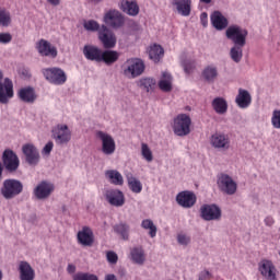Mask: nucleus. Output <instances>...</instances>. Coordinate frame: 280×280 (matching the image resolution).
I'll return each instance as SVG.
<instances>
[{
  "label": "nucleus",
  "mask_w": 280,
  "mask_h": 280,
  "mask_svg": "<svg viewBox=\"0 0 280 280\" xmlns=\"http://www.w3.org/2000/svg\"><path fill=\"white\" fill-rule=\"evenodd\" d=\"M210 145L214 150H229L231 148V138L226 133L215 132L210 137Z\"/></svg>",
  "instance_id": "obj_15"
},
{
  "label": "nucleus",
  "mask_w": 280,
  "mask_h": 280,
  "mask_svg": "<svg viewBox=\"0 0 280 280\" xmlns=\"http://www.w3.org/2000/svg\"><path fill=\"white\" fill-rule=\"evenodd\" d=\"M127 185L132 194H141L143 191V184L132 173L126 175Z\"/></svg>",
  "instance_id": "obj_31"
},
{
  "label": "nucleus",
  "mask_w": 280,
  "mask_h": 280,
  "mask_svg": "<svg viewBox=\"0 0 280 280\" xmlns=\"http://www.w3.org/2000/svg\"><path fill=\"white\" fill-rule=\"evenodd\" d=\"M114 231L124 240L128 242L130 240V225L127 223H118L114 225Z\"/></svg>",
  "instance_id": "obj_36"
},
{
  "label": "nucleus",
  "mask_w": 280,
  "mask_h": 280,
  "mask_svg": "<svg viewBox=\"0 0 280 280\" xmlns=\"http://www.w3.org/2000/svg\"><path fill=\"white\" fill-rule=\"evenodd\" d=\"M218 67L215 66H208L202 71V78L208 82L209 84H213L215 80H218Z\"/></svg>",
  "instance_id": "obj_33"
},
{
  "label": "nucleus",
  "mask_w": 280,
  "mask_h": 280,
  "mask_svg": "<svg viewBox=\"0 0 280 280\" xmlns=\"http://www.w3.org/2000/svg\"><path fill=\"white\" fill-rule=\"evenodd\" d=\"M155 84L156 81L152 78H144L139 81L140 89H143V91H147V93H150V91L154 89Z\"/></svg>",
  "instance_id": "obj_41"
},
{
  "label": "nucleus",
  "mask_w": 280,
  "mask_h": 280,
  "mask_svg": "<svg viewBox=\"0 0 280 280\" xmlns=\"http://www.w3.org/2000/svg\"><path fill=\"white\" fill-rule=\"evenodd\" d=\"M105 280H117V276L113 273L106 275Z\"/></svg>",
  "instance_id": "obj_56"
},
{
  "label": "nucleus",
  "mask_w": 280,
  "mask_h": 280,
  "mask_svg": "<svg viewBox=\"0 0 280 280\" xmlns=\"http://www.w3.org/2000/svg\"><path fill=\"white\" fill-rule=\"evenodd\" d=\"M98 39L104 49H113L117 45V36L106 25H102L98 31Z\"/></svg>",
  "instance_id": "obj_13"
},
{
  "label": "nucleus",
  "mask_w": 280,
  "mask_h": 280,
  "mask_svg": "<svg viewBox=\"0 0 280 280\" xmlns=\"http://www.w3.org/2000/svg\"><path fill=\"white\" fill-rule=\"evenodd\" d=\"M2 161L8 172H16L21 163L16 153L10 149L4 150L2 154Z\"/></svg>",
  "instance_id": "obj_18"
},
{
  "label": "nucleus",
  "mask_w": 280,
  "mask_h": 280,
  "mask_svg": "<svg viewBox=\"0 0 280 280\" xmlns=\"http://www.w3.org/2000/svg\"><path fill=\"white\" fill-rule=\"evenodd\" d=\"M173 131L177 137H187L191 132V117L179 114L173 119Z\"/></svg>",
  "instance_id": "obj_5"
},
{
  "label": "nucleus",
  "mask_w": 280,
  "mask_h": 280,
  "mask_svg": "<svg viewBox=\"0 0 280 280\" xmlns=\"http://www.w3.org/2000/svg\"><path fill=\"white\" fill-rule=\"evenodd\" d=\"M18 95L21 102H24L25 104H34L36 102V91L31 86L20 89Z\"/></svg>",
  "instance_id": "obj_29"
},
{
  "label": "nucleus",
  "mask_w": 280,
  "mask_h": 280,
  "mask_svg": "<svg viewBox=\"0 0 280 280\" xmlns=\"http://www.w3.org/2000/svg\"><path fill=\"white\" fill-rule=\"evenodd\" d=\"M172 5L176 8L180 16H189L191 14V0H172Z\"/></svg>",
  "instance_id": "obj_28"
},
{
  "label": "nucleus",
  "mask_w": 280,
  "mask_h": 280,
  "mask_svg": "<svg viewBox=\"0 0 280 280\" xmlns=\"http://www.w3.org/2000/svg\"><path fill=\"white\" fill-rule=\"evenodd\" d=\"M73 133L67 124H58L51 129V138L56 145H68L71 143Z\"/></svg>",
  "instance_id": "obj_2"
},
{
  "label": "nucleus",
  "mask_w": 280,
  "mask_h": 280,
  "mask_svg": "<svg viewBox=\"0 0 280 280\" xmlns=\"http://www.w3.org/2000/svg\"><path fill=\"white\" fill-rule=\"evenodd\" d=\"M42 73L45 80H47L49 84H54V86H62V84L67 83V72L59 67L43 69Z\"/></svg>",
  "instance_id": "obj_4"
},
{
  "label": "nucleus",
  "mask_w": 280,
  "mask_h": 280,
  "mask_svg": "<svg viewBox=\"0 0 280 280\" xmlns=\"http://www.w3.org/2000/svg\"><path fill=\"white\" fill-rule=\"evenodd\" d=\"M96 139L101 141V152L105 156H113L117 150V143L115 142V138L110 136V133L102 130H97L95 132Z\"/></svg>",
  "instance_id": "obj_3"
},
{
  "label": "nucleus",
  "mask_w": 280,
  "mask_h": 280,
  "mask_svg": "<svg viewBox=\"0 0 280 280\" xmlns=\"http://www.w3.org/2000/svg\"><path fill=\"white\" fill-rule=\"evenodd\" d=\"M10 23H12V18L7 10H0V25L1 27H9Z\"/></svg>",
  "instance_id": "obj_42"
},
{
  "label": "nucleus",
  "mask_w": 280,
  "mask_h": 280,
  "mask_svg": "<svg viewBox=\"0 0 280 280\" xmlns=\"http://www.w3.org/2000/svg\"><path fill=\"white\" fill-rule=\"evenodd\" d=\"M197 200L198 198L196 197V194L189 190H183L176 196V202L179 207H183V209H191V207L196 205Z\"/></svg>",
  "instance_id": "obj_16"
},
{
  "label": "nucleus",
  "mask_w": 280,
  "mask_h": 280,
  "mask_svg": "<svg viewBox=\"0 0 280 280\" xmlns=\"http://www.w3.org/2000/svg\"><path fill=\"white\" fill-rule=\"evenodd\" d=\"M83 27L86 32H100V30H102V27H100V23L95 20L85 21L83 23Z\"/></svg>",
  "instance_id": "obj_43"
},
{
  "label": "nucleus",
  "mask_w": 280,
  "mask_h": 280,
  "mask_svg": "<svg viewBox=\"0 0 280 280\" xmlns=\"http://www.w3.org/2000/svg\"><path fill=\"white\" fill-rule=\"evenodd\" d=\"M128 258L132 264H136V266H143L147 260L145 249L141 246H133L129 249Z\"/></svg>",
  "instance_id": "obj_22"
},
{
  "label": "nucleus",
  "mask_w": 280,
  "mask_h": 280,
  "mask_svg": "<svg viewBox=\"0 0 280 280\" xmlns=\"http://www.w3.org/2000/svg\"><path fill=\"white\" fill-rule=\"evenodd\" d=\"M253 102L250 93L244 89H238V94L236 95L235 103L238 108H248Z\"/></svg>",
  "instance_id": "obj_27"
},
{
  "label": "nucleus",
  "mask_w": 280,
  "mask_h": 280,
  "mask_svg": "<svg viewBox=\"0 0 280 280\" xmlns=\"http://www.w3.org/2000/svg\"><path fill=\"white\" fill-rule=\"evenodd\" d=\"M23 192V183L19 179H5L1 188V194L5 200H12Z\"/></svg>",
  "instance_id": "obj_8"
},
{
  "label": "nucleus",
  "mask_w": 280,
  "mask_h": 280,
  "mask_svg": "<svg viewBox=\"0 0 280 280\" xmlns=\"http://www.w3.org/2000/svg\"><path fill=\"white\" fill-rule=\"evenodd\" d=\"M141 156L147 161V163H152L154 161V154L148 143H141Z\"/></svg>",
  "instance_id": "obj_40"
},
{
  "label": "nucleus",
  "mask_w": 280,
  "mask_h": 280,
  "mask_svg": "<svg viewBox=\"0 0 280 280\" xmlns=\"http://www.w3.org/2000/svg\"><path fill=\"white\" fill-rule=\"evenodd\" d=\"M200 23L203 27H207V25H209V14H207V12H202L200 14Z\"/></svg>",
  "instance_id": "obj_51"
},
{
  "label": "nucleus",
  "mask_w": 280,
  "mask_h": 280,
  "mask_svg": "<svg viewBox=\"0 0 280 280\" xmlns=\"http://www.w3.org/2000/svg\"><path fill=\"white\" fill-rule=\"evenodd\" d=\"M200 218L206 222H220L222 220V209L215 203H206L200 208Z\"/></svg>",
  "instance_id": "obj_9"
},
{
  "label": "nucleus",
  "mask_w": 280,
  "mask_h": 280,
  "mask_svg": "<svg viewBox=\"0 0 280 280\" xmlns=\"http://www.w3.org/2000/svg\"><path fill=\"white\" fill-rule=\"evenodd\" d=\"M56 186L51 182L42 180L33 189V196L37 200H47L54 194Z\"/></svg>",
  "instance_id": "obj_12"
},
{
  "label": "nucleus",
  "mask_w": 280,
  "mask_h": 280,
  "mask_svg": "<svg viewBox=\"0 0 280 280\" xmlns=\"http://www.w3.org/2000/svg\"><path fill=\"white\" fill-rule=\"evenodd\" d=\"M211 277V273L207 270L202 271L200 275H199V280H207Z\"/></svg>",
  "instance_id": "obj_52"
},
{
  "label": "nucleus",
  "mask_w": 280,
  "mask_h": 280,
  "mask_svg": "<svg viewBox=\"0 0 280 280\" xmlns=\"http://www.w3.org/2000/svg\"><path fill=\"white\" fill-rule=\"evenodd\" d=\"M103 21L107 27H112V30H119V27H124L126 18L121 12H119V10L112 9L105 13Z\"/></svg>",
  "instance_id": "obj_11"
},
{
  "label": "nucleus",
  "mask_w": 280,
  "mask_h": 280,
  "mask_svg": "<svg viewBox=\"0 0 280 280\" xmlns=\"http://www.w3.org/2000/svg\"><path fill=\"white\" fill-rule=\"evenodd\" d=\"M119 8L125 14H128V16H138L140 12L137 0H121Z\"/></svg>",
  "instance_id": "obj_24"
},
{
  "label": "nucleus",
  "mask_w": 280,
  "mask_h": 280,
  "mask_svg": "<svg viewBox=\"0 0 280 280\" xmlns=\"http://www.w3.org/2000/svg\"><path fill=\"white\" fill-rule=\"evenodd\" d=\"M182 66L184 67L185 73H191L196 69V61L191 59H182Z\"/></svg>",
  "instance_id": "obj_44"
},
{
  "label": "nucleus",
  "mask_w": 280,
  "mask_h": 280,
  "mask_svg": "<svg viewBox=\"0 0 280 280\" xmlns=\"http://www.w3.org/2000/svg\"><path fill=\"white\" fill-rule=\"evenodd\" d=\"M51 150H54V142L48 141L43 148L42 154H44L45 156H49V154H51Z\"/></svg>",
  "instance_id": "obj_49"
},
{
  "label": "nucleus",
  "mask_w": 280,
  "mask_h": 280,
  "mask_svg": "<svg viewBox=\"0 0 280 280\" xmlns=\"http://www.w3.org/2000/svg\"><path fill=\"white\" fill-rule=\"evenodd\" d=\"M105 200H107L112 207H124V205H126V196H124V191L119 189L106 190Z\"/></svg>",
  "instance_id": "obj_19"
},
{
  "label": "nucleus",
  "mask_w": 280,
  "mask_h": 280,
  "mask_svg": "<svg viewBox=\"0 0 280 280\" xmlns=\"http://www.w3.org/2000/svg\"><path fill=\"white\" fill-rule=\"evenodd\" d=\"M172 82H173L172 74L170 72H163L162 78L159 81L160 90L163 91L164 93H170V91H172Z\"/></svg>",
  "instance_id": "obj_35"
},
{
  "label": "nucleus",
  "mask_w": 280,
  "mask_h": 280,
  "mask_svg": "<svg viewBox=\"0 0 280 280\" xmlns=\"http://www.w3.org/2000/svg\"><path fill=\"white\" fill-rule=\"evenodd\" d=\"M22 152L28 165H38V163H40V153L38 152L36 145L26 143L22 147Z\"/></svg>",
  "instance_id": "obj_17"
},
{
  "label": "nucleus",
  "mask_w": 280,
  "mask_h": 280,
  "mask_svg": "<svg viewBox=\"0 0 280 280\" xmlns=\"http://www.w3.org/2000/svg\"><path fill=\"white\" fill-rule=\"evenodd\" d=\"M258 272L267 280H277V267L268 259H262L258 264Z\"/></svg>",
  "instance_id": "obj_20"
},
{
  "label": "nucleus",
  "mask_w": 280,
  "mask_h": 280,
  "mask_svg": "<svg viewBox=\"0 0 280 280\" xmlns=\"http://www.w3.org/2000/svg\"><path fill=\"white\" fill-rule=\"evenodd\" d=\"M106 258L109 264H117L119 259V257L117 256V253L115 252H107Z\"/></svg>",
  "instance_id": "obj_50"
},
{
  "label": "nucleus",
  "mask_w": 280,
  "mask_h": 280,
  "mask_svg": "<svg viewBox=\"0 0 280 280\" xmlns=\"http://www.w3.org/2000/svg\"><path fill=\"white\" fill-rule=\"evenodd\" d=\"M18 270L20 272V280H34L36 278L34 268L27 261H20Z\"/></svg>",
  "instance_id": "obj_26"
},
{
  "label": "nucleus",
  "mask_w": 280,
  "mask_h": 280,
  "mask_svg": "<svg viewBox=\"0 0 280 280\" xmlns=\"http://www.w3.org/2000/svg\"><path fill=\"white\" fill-rule=\"evenodd\" d=\"M10 43H12V34L0 33V45H8Z\"/></svg>",
  "instance_id": "obj_47"
},
{
  "label": "nucleus",
  "mask_w": 280,
  "mask_h": 280,
  "mask_svg": "<svg viewBox=\"0 0 280 280\" xmlns=\"http://www.w3.org/2000/svg\"><path fill=\"white\" fill-rule=\"evenodd\" d=\"M46 1H47V3H49L50 5L57 7V5H60V3H61L62 0H46Z\"/></svg>",
  "instance_id": "obj_54"
},
{
  "label": "nucleus",
  "mask_w": 280,
  "mask_h": 280,
  "mask_svg": "<svg viewBox=\"0 0 280 280\" xmlns=\"http://www.w3.org/2000/svg\"><path fill=\"white\" fill-rule=\"evenodd\" d=\"M211 106L217 115H226V112L229 110V103L224 97L213 98Z\"/></svg>",
  "instance_id": "obj_32"
},
{
  "label": "nucleus",
  "mask_w": 280,
  "mask_h": 280,
  "mask_svg": "<svg viewBox=\"0 0 280 280\" xmlns=\"http://www.w3.org/2000/svg\"><path fill=\"white\" fill-rule=\"evenodd\" d=\"M14 97V83L9 78L3 79L0 70V104H8Z\"/></svg>",
  "instance_id": "obj_10"
},
{
  "label": "nucleus",
  "mask_w": 280,
  "mask_h": 280,
  "mask_svg": "<svg viewBox=\"0 0 280 280\" xmlns=\"http://www.w3.org/2000/svg\"><path fill=\"white\" fill-rule=\"evenodd\" d=\"M265 224H266L267 226H272V224H275V219H272V217H267V218L265 219Z\"/></svg>",
  "instance_id": "obj_53"
},
{
  "label": "nucleus",
  "mask_w": 280,
  "mask_h": 280,
  "mask_svg": "<svg viewBox=\"0 0 280 280\" xmlns=\"http://www.w3.org/2000/svg\"><path fill=\"white\" fill-rule=\"evenodd\" d=\"M177 242L180 244V246H187L189 242H191V238L187 236L186 234H178L177 235Z\"/></svg>",
  "instance_id": "obj_48"
},
{
  "label": "nucleus",
  "mask_w": 280,
  "mask_h": 280,
  "mask_svg": "<svg viewBox=\"0 0 280 280\" xmlns=\"http://www.w3.org/2000/svg\"><path fill=\"white\" fill-rule=\"evenodd\" d=\"M244 46L234 44V46L230 50V57L233 62H242V58L244 56Z\"/></svg>",
  "instance_id": "obj_38"
},
{
  "label": "nucleus",
  "mask_w": 280,
  "mask_h": 280,
  "mask_svg": "<svg viewBox=\"0 0 280 280\" xmlns=\"http://www.w3.org/2000/svg\"><path fill=\"white\" fill-rule=\"evenodd\" d=\"M271 125L277 130H280V109H275L271 116Z\"/></svg>",
  "instance_id": "obj_45"
},
{
  "label": "nucleus",
  "mask_w": 280,
  "mask_h": 280,
  "mask_svg": "<svg viewBox=\"0 0 280 280\" xmlns=\"http://www.w3.org/2000/svg\"><path fill=\"white\" fill-rule=\"evenodd\" d=\"M83 56L86 60L92 62H102V49L97 46L85 45L83 47Z\"/></svg>",
  "instance_id": "obj_25"
},
{
  "label": "nucleus",
  "mask_w": 280,
  "mask_h": 280,
  "mask_svg": "<svg viewBox=\"0 0 280 280\" xmlns=\"http://www.w3.org/2000/svg\"><path fill=\"white\" fill-rule=\"evenodd\" d=\"M165 50H163V47H161V45L154 44L150 47L149 58L153 60V62H159L161 58H163Z\"/></svg>",
  "instance_id": "obj_37"
},
{
  "label": "nucleus",
  "mask_w": 280,
  "mask_h": 280,
  "mask_svg": "<svg viewBox=\"0 0 280 280\" xmlns=\"http://www.w3.org/2000/svg\"><path fill=\"white\" fill-rule=\"evenodd\" d=\"M141 228L144 229V231H149L150 237L154 238L156 237V225H154V222L150 219H144L141 222Z\"/></svg>",
  "instance_id": "obj_39"
},
{
  "label": "nucleus",
  "mask_w": 280,
  "mask_h": 280,
  "mask_svg": "<svg viewBox=\"0 0 280 280\" xmlns=\"http://www.w3.org/2000/svg\"><path fill=\"white\" fill-rule=\"evenodd\" d=\"M91 3H102V0H90Z\"/></svg>",
  "instance_id": "obj_59"
},
{
  "label": "nucleus",
  "mask_w": 280,
  "mask_h": 280,
  "mask_svg": "<svg viewBox=\"0 0 280 280\" xmlns=\"http://www.w3.org/2000/svg\"><path fill=\"white\" fill-rule=\"evenodd\" d=\"M35 49L37 50L39 56H43L45 58L58 57V48L51 45V43H49V40L47 39H39L38 42H36Z\"/></svg>",
  "instance_id": "obj_14"
},
{
  "label": "nucleus",
  "mask_w": 280,
  "mask_h": 280,
  "mask_svg": "<svg viewBox=\"0 0 280 280\" xmlns=\"http://www.w3.org/2000/svg\"><path fill=\"white\" fill-rule=\"evenodd\" d=\"M225 36L229 40H232L234 45H240L241 47H244L246 45V37L248 36V31L237 24H233L226 28Z\"/></svg>",
  "instance_id": "obj_7"
},
{
  "label": "nucleus",
  "mask_w": 280,
  "mask_h": 280,
  "mask_svg": "<svg viewBox=\"0 0 280 280\" xmlns=\"http://www.w3.org/2000/svg\"><path fill=\"white\" fill-rule=\"evenodd\" d=\"M0 280H3V271L0 269Z\"/></svg>",
  "instance_id": "obj_60"
},
{
  "label": "nucleus",
  "mask_w": 280,
  "mask_h": 280,
  "mask_svg": "<svg viewBox=\"0 0 280 280\" xmlns=\"http://www.w3.org/2000/svg\"><path fill=\"white\" fill-rule=\"evenodd\" d=\"M117 60H119V52L117 50H102L101 62H105V65H115Z\"/></svg>",
  "instance_id": "obj_34"
},
{
  "label": "nucleus",
  "mask_w": 280,
  "mask_h": 280,
  "mask_svg": "<svg viewBox=\"0 0 280 280\" xmlns=\"http://www.w3.org/2000/svg\"><path fill=\"white\" fill-rule=\"evenodd\" d=\"M122 75L128 80L139 78L145 71V63L139 58H129L121 65Z\"/></svg>",
  "instance_id": "obj_1"
},
{
  "label": "nucleus",
  "mask_w": 280,
  "mask_h": 280,
  "mask_svg": "<svg viewBox=\"0 0 280 280\" xmlns=\"http://www.w3.org/2000/svg\"><path fill=\"white\" fill-rule=\"evenodd\" d=\"M77 242L81 246H93L95 242L93 230L89 226H83L77 234Z\"/></svg>",
  "instance_id": "obj_21"
},
{
  "label": "nucleus",
  "mask_w": 280,
  "mask_h": 280,
  "mask_svg": "<svg viewBox=\"0 0 280 280\" xmlns=\"http://www.w3.org/2000/svg\"><path fill=\"white\" fill-rule=\"evenodd\" d=\"M200 3H205L206 5H209L213 0H199Z\"/></svg>",
  "instance_id": "obj_57"
},
{
  "label": "nucleus",
  "mask_w": 280,
  "mask_h": 280,
  "mask_svg": "<svg viewBox=\"0 0 280 280\" xmlns=\"http://www.w3.org/2000/svg\"><path fill=\"white\" fill-rule=\"evenodd\" d=\"M74 280H97V276L86 272H80L74 276Z\"/></svg>",
  "instance_id": "obj_46"
},
{
  "label": "nucleus",
  "mask_w": 280,
  "mask_h": 280,
  "mask_svg": "<svg viewBox=\"0 0 280 280\" xmlns=\"http://www.w3.org/2000/svg\"><path fill=\"white\" fill-rule=\"evenodd\" d=\"M217 186L226 196H235L237 194V182L226 173H220L217 176Z\"/></svg>",
  "instance_id": "obj_6"
},
{
  "label": "nucleus",
  "mask_w": 280,
  "mask_h": 280,
  "mask_svg": "<svg viewBox=\"0 0 280 280\" xmlns=\"http://www.w3.org/2000/svg\"><path fill=\"white\" fill-rule=\"evenodd\" d=\"M210 21L212 27L218 32H222V30H226L229 27V19H226V16H224L220 11H214L210 15Z\"/></svg>",
  "instance_id": "obj_23"
},
{
  "label": "nucleus",
  "mask_w": 280,
  "mask_h": 280,
  "mask_svg": "<svg viewBox=\"0 0 280 280\" xmlns=\"http://www.w3.org/2000/svg\"><path fill=\"white\" fill-rule=\"evenodd\" d=\"M67 271L70 273V275H73V272H75V265H68V268H67Z\"/></svg>",
  "instance_id": "obj_55"
},
{
  "label": "nucleus",
  "mask_w": 280,
  "mask_h": 280,
  "mask_svg": "<svg viewBox=\"0 0 280 280\" xmlns=\"http://www.w3.org/2000/svg\"><path fill=\"white\" fill-rule=\"evenodd\" d=\"M2 174H3V164L0 163V178H1Z\"/></svg>",
  "instance_id": "obj_58"
},
{
  "label": "nucleus",
  "mask_w": 280,
  "mask_h": 280,
  "mask_svg": "<svg viewBox=\"0 0 280 280\" xmlns=\"http://www.w3.org/2000/svg\"><path fill=\"white\" fill-rule=\"evenodd\" d=\"M105 178L112 184L118 187L124 185V175L117 170H107L105 171Z\"/></svg>",
  "instance_id": "obj_30"
}]
</instances>
